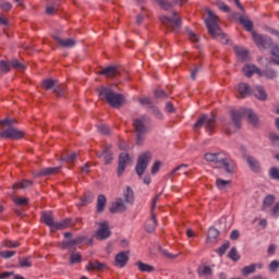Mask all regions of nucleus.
<instances>
[{
	"label": "nucleus",
	"instance_id": "nucleus-1",
	"mask_svg": "<svg viewBox=\"0 0 279 279\" xmlns=\"http://www.w3.org/2000/svg\"><path fill=\"white\" fill-rule=\"evenodd\" d=\"M206 162H214V165H221L225 167L228 173H234V161L228 158V154L226 151L220 153H206L204 155Z\"/></svg>",
	"mask_w": 279,
	"mask_h": 279
},
{
	"label": "nucleus",
	"instance_id": "nucleus-2",
	"mask_svg": "<svg viewBox=\"0 0 279 279\" xmlns=\"http://www.w3.org/2000/svg\"><path fill=\"white\" fill-rule=\"evenodd\" d=\"M13 123H16V121L12 119L0 120V125L8 128L7 130L0 132V138H11L12 141H19L25 136V132L12 128Z\"/></svg>",
	"mask_w": 279,
	"mask_h": 279
},
{
	"label": "nucleus",
	"instance_id": "nucleus-3",
	"mask_svg": "<svg viewBox=\"0 0 279 279\" xmlns=\"http://www.w3.org/2000/svg\"><path fill=\"white\" fill-rule=\"evenodd\" d=\"M99 97L106 99L107 104L112 108H121L123 105V95L114 94L110 87H101L99 89Z\"/></svg>",
	"mask_w": 279,
	"mask_h": 279
},
{
	"label": "nucleus",
	"instance_id": "nucleus-4",
	"mask_svg": "<svg viewBox=\"0 0 279 279\" xmlns=\"http://www.w3.org/2000/svg\"><path fill=\"white\" fill-rule=\"evenodd\" d=\"M243 117H247L248 123H251V125H258V117H256L252 110L242 108L238 111H232L231 113V119L236 130L241 128V119H243Z\"/></svg>",
	"mask_w": 279,
	"mask_h": 279
},
{
	"label": "nucleus",
	"instance_id": "nucleus-5",
	"mask_svg": "<svg viewBox=\"0 0 279 279\" xmlns=\"http://www.w3.org/2000/svg\"><path fill=\"white\" fill-rule=\"evenodd\" d=\"M205 23L207 25L208 33L210 36H213V38H219V36H223V33L219 27V17L215 15L211 10H207V19L205 20Z\"/></svg>",
	"mask_w": 279,
	"mask_h": 279
},
{
	"label": "nucleus",
	"instance_id": "nucleus-6",
	"mask_svg": "<svg viewBox=\"0 0 279 279\" xmlns=\"http://www.w3.org/2000/svg\"><path fill=\"white\" fill-rule=\"evenodd\" d=\"M133 128L135 132H137L136 143L137 145H143V142L145 141V137H143V134H146L147 132V118L142 117L138 119L133 120Z\"/></svg>",
	"mask_w": 279,
	"mask_h": 279
},
{
	"label": "nucleus",
	"instance_id": "nucleus-7",
	"mask_svg": "<svg viewBox=\"0 0 279 279\" xmlns=\"http://www.w3.org/2000/svg\"><path fill=\"white\" fill-rule=\"evenodd\" d=\"M173 19L169 16H161L160 21L162 25L167 27L170 32H175L182 25V20L178 16L177 12L172 13Z\"/></svg>",
	"mask_w": 279,
	"mask_h": 279
},
{
	"label": "nucleus",
	"instance_id": "nucleus-8",
	"mask_svg": "<svg viewBox=\"0 0 279 279\" xmlns=\"http://www.w3.org/2000/svg\"><path fill=\"white\" fill-rule=\"evenodd\" d=\"M217 120L215 119V116H203L201 117L197 122L194 124L195 130L202 128V125L205 126V129L207 130V132H213V130H215V128H217Z\"/></svg>",
	"mask_w": 279,
	"mask_h": 279
},
{
	"label": "nucleus",
	"instance_id": "nucleus-9",
	"mask_svg": "<svg viewBox=\"0 0 279 279\" xmlns=\"http://www.w3.org/2000/svg\"><path fill=\"white\" fill-rule=\"evenodd\" d=\"M149 160H151V153H144L138 157L135 171L140 178L143 175V173H145L147 165H149Z\"/></svg>",
	"mask_w": 279,
	"mask_h": 279
},
{
	"label": "nucleus",
	"instance_id": "nucleus-10",
	"mask_svg": "<svg viewBox=\"0 0 279 279\" xmlns=\"http://www.w3.org/2000/svg\"><path fill=\"white\" fill-rule=\"evenodd\" d=\"M110 234L111 232L108 222H100L99 229L96 232V239H98V241H104L106 239H109Z\"/></svg>",
	"mask_w": 279,
	"mask_h": 279
},
{
	"label": "nucleus",
	"instance_id": "nucleus-11",
	"mask_svg": "<svg viewBox=\"0 0 279 279\" xmlns=\"http://www.w3.org/2000/svg\"><path fill=\"white\" fill-rule=\"evenodd\" d=\"M129 260H130V253L129 252H120L116 255L114 266L123 268V267H125V265H128Z\"/></svg>",
	"mask_w": 279,
	"mask_h": 279
},
{
	"label": "nucleus",
	"instance_id": "nucleus-12",
	"mask_svg": "<svg viewBox=\"0 0 279 279\" xmlns=\"http://www.w3.org/2000/svg\"><path fill=\"white\" fill-rule=\"evenodd\" d=\"M252 38L257 47L267 48V45L271 44V38L267 39L263 35L252 31Z\"/></svg>",
	"mask_w": 279,
	"mask_h": 279
},
{
	"label": "nucleus",
	"instance_id": "nucleus-13",
	"mask_svg": "<svg viewBox=\"0 0 279 279\" xmlns=\"http://www.w3.org/2000/svg\"><path fill=\"white\" fill-rule=\"evenodd\" d=\"M86 271H106L108 269V265L99 262H88V264L85 266Z\"/></svg>",
	"mask_w": 279,
	"mask_h": 279
},
{
	"label": "nucleus",
	"instance_id": "nucleus-14",
	"mask_svg": "<svg viewBox=\"0 0 279 279\" xmlns=\"http://www.w3.org/2000/svg\"><path fill=\"white\" fill-rule=\"evenodd\" d=\"M128 162H130V155L128 153L120 154L119 157V166H118V175H123V172L125 171V167H128Z\"/></svg>",
	"mask_w": 279,
	"mask_h": 279
},
{
	"label": "nucleus",
	"instance_id": "nucleus-15",
	"mask_svg": "<svg viewBox=\"0 0 279 279\" xmlns=\"http://www.w3.org/2000/svg\"><path fill=\"white\" fill-rule=\"evenodd\" d=\"M61 167H50V168H44L39 170L36 174L37 178H43L45 175H56L60 173Z\"/></svg>",
	"mask_w": 279,
	"mask_h": 279
},
{
	"label": "nucleus",
	"instance_id": "nucleus-16",
	"mask_svg": "<svg viewBox=\"0 0 279 279\" xmlns=\"http://www.w3.org/2000/svg\"><path fill=\"white\" fill-rule=\"evenodd\" d=\"M242 71L246 77H252L253 73H256L259 77H263V71H260V69L256 68V65L246 64V65H244Z\"/></svg>",
	"mask_w": 279,
	"mask_h": 279
},
{
	"label": "nucleus",
	"instance_id": "nucleus-17",
	"mask_svg": "<svg viewBox=\"0 0 279 279\" xmlns=\"http://www.w3.org/2000/svg\"><path fill=\"white\" fill-rule=\"evenodd\" d=\"M99 75H105V77H117V75H119V69H117V66H107L102 70H100Z\"/></svg>",
	"mask_w": 279,
	"mask_h": 279
},
{
	"label": "nucleus",
	"instance_id": "nucleus-18",
	"mask_svg": "<svg viewBox=\"0 0 279 279\" xmlns=\"http://www.w3.org/2000/svg\"><path fill=\"white\" fill-rule=\"evenodd\" d=\"M73 226H75V222L70 218H66L61 222L54 223L53 232H56L57 230H66V228H73Z\"/></svg>",
	"mask_w": 279,
	"mask_h": 279
},
{
	"label": "nucleus",
	"instance_id": "nucleus-19",
	"mask_svg": "<svg viewBox=\"0 0 279 279\" xmlns=\"http://www.w3.org/2000/svg\"><path fill=\"white\" fill-rule=\"evenodd\" d=\"M41 219L44 223L51 229V232H53V229L56 228V221L53 220V215L50 213H43Z\"/></svg>",
	"mask_w": 279,
	"mask_h": 279
},
{
	"label": "nucleus",
	"instance_id": "nucleus-20",
	"mask_svg": "<svg viewBox=\"0 0 279 279\" xmlns=\"http://www.w3.org/2000/svg\"><path fill=\"white\" fill-rule=\"evenodd\" d=\"M256 269H263V263L251 264L242 268V276H250V274H255Z\"/></svg>",
	"mask_w": 279,
	"mask_h": 279
},
{
	"label": "nucleus",
	"instance_id": "nucleus-21",
	"mask_svg": "<svg viewBox=\"0 0 279 279\" xmlns=\"http://www.w3.org/2000/svg\"><path fill=\"white\" fill-rule=\"evenodd\" d=\"M53 39L58 41L60 47H64L65 49H69L71 47H75V45L77 44V41H75V39H71V38L62 39L58 36H54Z\"/></svg>",
	"mask_w": 279,
	"mask_h": 279
},
{
	"label": "nucleus",
	"instance_id": "nucleus-22",
	"mask_svg": "<svg viewBox=\"0 0 279 279\" xmlns=\"http://www.w3.org/2000/svg\"><path fill=\"white\" fill-rule=\"evenodd\" d=\"M233 49H234V53H235V56H238L239 60H242V62H245V60H247L250 52L245 48L234 46Z\"/></svg>",
	"mask_w": 279,
	"mask_h": 279
},
{
	"label": "nucleus",
	"instance_id": "nucleus-23",
	"mask_svg": "<svg viewBox=\"0 0 279 279\" xmlns=\"http://www.w3.org/2000/svg\"><path fill=\"white\" fill-rule=\"evenodd\" d=\"M33 185H34V181L24 179L13 184V191H19L21 189H29V186H33Z\"/></svg>",
	"mask_w": 279,
	"mask_h": 279
},
{
	"label": "nucleus",
	"instance_id": "nucleus-24",
	"mask_svg": "<svg viewBox=\"0 0 279 279\" xmlns=\"http://www.w3.org/2000/svg\"><path fill=\"white\" fill-rule=\"evenodd\" d=\"M110 213H125V204H123V201H117L116 203H112L110 207Z\"/></svg>",
	"mask_w": 279,
	"mask_h": 279
},
{
	"label": "nucleus",
	"instance_id": "nucleus-25",
	"mask_svg": "<svg viewBox=\"0 0 279 279\" xmlns=\"http://www.w3.org/2000/svg\"><path fill=\"white\" fill-rule=\"evenodd\" d=\"M253 93L255 97L260 101H265V99H267V93L265 92V88H263L262 86L255 87Z\"/></svg>",
	"mask_w": 279,
	"mask_h": 279
},
{
	"label": "nucleus",
	"instance_id": "nucleus-26",
	"mask_svg": "<svg viewBox=\"0 0 279 279\" xmlns=\"http://www.w3.org/2000/svg\"><path fill=\"white\" fill-rule=\"evenodd\" d=\"M158 197H160V196L156 195L151 202V219H150V221L153 222L154 228H156V226H158V220L156 219V214H154V210H156V204H158Z\"/></svg>",
	"mask_w": 279,
	"mask_h": 279
},
{
	"label": "nucleus",
	"instance_id": "nucleus-27",
	"mask_svg": "<svg viewBox=\"0 0 279 279\" xmlns=\"http://www.w3.org/2000/svg\"><path fill=\"white\" fill-rule=\"evenodd\" d=\"M246 160L252 171H254L255 173H258L260 171V163L256 159H254V157H247Z\"/></svg>",
	"mask_w": 279,
	"mask_h": 279
},
{
	"label": "nucleus",
	"instance_id": "nucleus-28",
	"mask_svg": "<svg viewBox=\"0 0 279 279\" xmlns=\"http://www.w3.org/2000/svg\"><path fill=\"white\" fill-rule=\"evenodd\" d=\"M238 93L240 95V97H247V95H250V85L245 84V83H240L238 85Z\"/></svg>",
	"mask_w": 279,
	"mask_h": 279
},
{
	"label": "nucleus",
	"instance_id": "nucleus-29",
	"mask_svg": "<svg viewBox=\"0 0 279 279\" xmlns=\"http://www.w3.org/2000/svg\"><path fill=\"white\" fill-rule=\"evenodd\" d=\"M41 86L43 88H45V90H51V88H54V86H58V81L53 78H46L43 81Z\"/></svg>",
	"mask_w": 279,
	"mask_h": 279
},
{
	"label": "nucleus",
	"instance_id": "nucleus-30",
	"mask_svg": "<svg viewBox=\"0 0 279 279\" xmlns=\"http://www.w3.org/2000/svg\"><path fill=\"white\" fill-rule=\"evenodd\" d=\"M136 267L140 269V271H143L146 274H151V271H154V266L149 264H145L143 262H137Z\"/></svg>",
	"mask_w": 279,
	"mask_h": 279
},
{
	"label": "nucleus",
	"instance_id": "nucleus-31",
	"mask_svg": "<svg viewBox=\"0 0 279 279\" xmlns=\"http://www.w3.org/2000/svg\"><path fill=\"white\" fill-rule=\"evenodd\" d=\"M106 203H107L106 196L100 194L97 198V206H96L97 213H101L104 208H106Z\"/></svg>",
	"mask_w": 279,
	"mask_h": 279
},
{
	"label": "nucleus",
	"instance_id": "nucleus-32",
	"mask_svg": "<svg viewBox=\"0 0 279 279\" xmlns=\"http://www.w3.org/2000/svg\"><path fill=\"white\" fill-rule=\"evenodd\" d=\"M274 202H276V196L271 194L267 195L263 201V210L270 208V206L274 205Z\"/></svg>",
	"mask_w": 279,
	"mask_h": 279
},
{
	"label": "nucleus",
	"instance_id": "nucleus-33",
	"mask_svg": "<svg viewBox=\"0 0 279 279\" xmlns=\"http://www.w3.org/2000/svg\"><path fill=\"white\" fill-rule=\"evenodd\" d=\"M271 53V62L279 66V46H274L270 50Z\"/></svg>",
	"mask_w": 279,
	"mask_h": 279
},
{
	"label": "nucleus",
	"instance_id": "nucleus-34",
	"mask_svg": "<svg viewBox=\"0 0 279 279\" xmlns=\"http://www.w3.org/2000/svg\"><path fill=\"white\" fill-rule=\"evenodd\" d=\"M240 23L243 25V27L246 29V32H252L254 29V23L252 21L245 19V17H240Z\"/></svg>",
	"mask_w": 279,
	"mask_h": 279
},
{
	"label": "nucleus",
	"instance_id": "nucleus-35",
	"mask_svg": "<svg viewBox=\"0 0 279 279\" xmlns=\"http://www.w3.org/2000/svg\"><path fill=\"white\" fill-rule=\"evenodd\" d=\"M219 238V230H217L216 228H209L208 230V235L207 239L208 241L213 242V241H217V239Z\"/></svg>",
	"mask_w": 279,
	"mask_h": 279
},
{
	"label": "nucleus",
	"instance_id": "nucleus-36",
	"mask_svg": "<svg viewBox=\"0 0 279 279\" xmlns=\"http://www.w3.org/2000/svg\"><path fill=\"white\" fill-rule=\"evenodd\" d=\"M156 3H158L161 10H171L173 8V3L169 2V0H156Z\"/></svg>",
	"mask_w": 279,
	"mask_h": 279
},
{
	"label": "nucleus",
	"instance_id": "nucleus-37",
	"mask_svg": "<svg viewBox=\"0 0 279 279\" xmlns=\"http://www.w3.org/2000/svg\"><path fill=\"white\" fill-rule=\"evenodd\" d=\"M228 257L233 260L234 263H236V260L241 259V255H239V251H236L235 247H232L228 254Z\"/></svg>",
	"mask_w": 279,
	"mask_h": 279
},
{
	"label": "nucleus",
	"instance_id": "nucleus-38",
	"mask_svg": "<svg viewBox=\"0 0 279 279\" xmlns=\"http://www.w3.org/2000/svg\"><path fill=\"white\" fill-rule=\"evenodd\" d=\"M277 75L276 71L271 69L262 72V77H267V80H276Z\"/></svg>",
	"mask_w": 279,
	"mask_h": 279
},
{
	"label": "nucleus",
	"instance_id": "nucleus-39",
	"mask_svg": "<svg viewBox=\"0 0 279 279\" xmlns=\"http://www.w3.org/2000/svg\"><path fill=\"white\" fill-rule=\"evenodd\" d=\"M70 263L72 265H75L77 263H82V254H80V253H72L70 255Z\"/></svg>",
	"mask_w": 279,
	"mask_h": 279
},
{
	"label": "nucleus",
	"instance_id": "nucleus-40",
	"mask_svg": "<svg viewBox=\"0 0 279 279\" xmlns=\"http://www.w3.org/2000/svg\"><path fill=\"white\" fill-rule=\"evenodd\" d=\"M19 263L20 267H32V257H21Z\"/></svg>",
	"mask_w": 279,
	"mask_h": 279
},
{
	"label": "nucleus",
	"instance_id": "nucleus-41",
	"mask_svg": "<svg viewBox=\"0 0 279 279\" xmlns=\"http://www.w3.org/2000/svg\"><path fill=\"white\" fill-rule=\"evenodd\" d=\"M2 245L4 247H20L21 243H19L17 241L5 240L2 242Z\"/></svg>",
	"mask_w": 279,
	"mask_h": 279
},
{
	"label": "nucleus",
	"instance_id": "nucleus-42",
	"mask_svg": "<svg viewBox=\"0 0 279 279\" xmlns=\"http://www.w3.org/2000/svg\"><path fill=\"white\" fill-rule=\"evenodd\" d=\"M16 206H27L29 204V198L27 197H16L14 199Z\"/></svg>",
	"mask_w": 279,
	"mask_h": 279
},
{
	"label": "nucleus",
	"instance_id": "nucleus-43",
	"mask_svg": "<svg viewBox=\"0 0 279 279\" xmlns=\"http://www.w3.org/2000/svg\"><path fill=\"white\" fill-rule=\"evenodd\" d=\"M75 158H77V154H75V153H73L64 158L65 162H68V165H70V168H72L73 165H75Z\"/></svg>",
	"mask_w": 279,
	"mask_h": 279
},
{
	"label": "nucleus",
	"instance_id": "nucleus-44",
	"mask_svg": "<svg viewBox=\"0 0 279 279\" xmlns=\"http://www.w3.org/2000/svg\"><path fill=\"white\" fill-rule=\"evenodd\" d=\"M93 202V194H85L83 198H81V206H87Z\"/></svg>",
	"mask_w": 279,
	"mask_h": 279
},
{
	"label": "nucleus",
	"instance_id": "nucleus-45",
	"mask_svg": "<svg viewBox=\"0 0 279 279\" xmlns=\"http://www.w3.org/2000/svg\"><path fill=\"white\" fill-rule=\"evenodd\" d=\"M269 175L271 180H278L279 181V169L276 167L270 168Z\"/></svg>",
	"mask_w": 279,
	"mask_h": 279
},
{
	"label": "nucleus",
	"instance_id": "nucleus-46",
	"mask_svg": "<svg viewBox=\"0 0 279 279\" xmlns=\"http://www.w3.org/2000/svg\"><path fill=\"white\" fill-rule=\"evenodd\" d=\"M230 248V243H225L222 244L218 250H217V254H219V256H223V254H226V252H228V250Z\"/></svg>",
	"mask_w": 279,
	"mask_h": 279
},
{
	"label": "nucleus",
	"instance_id": "nucleus-47",
	"mask_svg": "<svg viewBox=\"0 0 279 279\" xmlns=\"http://www.w3.org/2000/svg\"><path fill=\"white\" fill-rule=\"evenodd\" d=\"M230 183H231V181H226L223 179L216 180V184H217L218 189H220V190L226 189V186H228V184H230Z\"/></svg>",
	"mask_w": 279,
	"mask_h": 279
},
{
	"label": "nucleus",
	"instance_id": "nucleus-48",
	"mask_svg": "<svg viewBox=\"0 0 279 279\" xmlns=\"http://www.w3.org/2000/svg\"><path fill=\"white\" fill-rule=\"evenodd\" d=\"M105 165H110L112 162V154L108 151V149H105L102 153Z\"/></svg>",
	"mask_w": 279,
	"mask_h": 279
},
{
	"label": "nucleus",
	"instance_id": "nucleus-49",
	"mask_svg": "<svg viewBox=\"0 0 279 279\" xmlns=\"http://www.w3.org/2000/svg\"><path fill=\"white\" fill-rule=\"evenodd\" d=\"M125 202H134V192L131 190V187H126V193L124 194Z\"/></svg>",
	"mask_w": 279,
	"mask_h": 279
},
{
	"label": "nucleus",
	"instance_id": "nucleus-50",
	"mask_svg": "<svg viewBox=\"0 0 279 279\" xmlns=\"http://www.w3.org/2000/svg\"><path fill=\"white\" fill-rule=\"evenodd\" d=\"M16 255V251H2L0 252V256L2 258H12V256Z\"/></svg>",
	"mask_w": 279,
	"mask_h": 279
},
{
	"label": "nucleus",
	"instance_id": "nucleus-51",
	"mask_svg": "<svg viewBox=\"0 0 279 279\" xmlns=\"http://www.w3.org/2000/svg\"><path fill=\"white\" fill-rule=\"evenodd\" d=\"M0 71H2V73H10V63L8 61H1Z\"/></svg>",
	"mask_w": 279,
	"mask_h": 279
},
{
	"label": "nucleus",
	"instance_id": "nucleus-52",
	"mask_svg": "<svg viewBox=\"0 0 279 279\" xmlns=\"http://www.w3.org/2000/svg\"><path fill=\"white\" fill-rule=\"evenodd\" d=\"M53 93L54 95H58V97H60V95L64 94V87L62 85H59L57 82V85L53 87Z\"/></svg>",
	"mask_w": 279,
	"mask_h": 279
},
{
	"label": "nucleus",
	"instance_id": "nucleus-53",
	"mask_svg": "<svg viewBox=\"0 0 279 279\" xmlns=\"http://www.w3.org/2000/svg\"><path fill=\"white\" fill-rule=\"evenodd\" d=\"M270 215L271 217H275V219L279 217V202L276 203L275 206L270 209Z\"/></svg>",
	"mask_w": 279,
	"mask_h": 279
},
{
	"label": "nucleus",
	"instance_id": "nucleus-54",
	"mask_svg": "<svg viewBox=\"0 0 279 279\" xmlns=\"http://www.w3.org/2000/svg\"><path fill=\"white\" fill-rule=\"evenodd\" d=\"M279 268V262L278 260H272L269 264V271H271L272 274H276L278 271Z\"/></svg>",
	"mask_w": 279,
	"mask_h": 279
},
{
	"label": "nucleus",
	"instance_id": "nucleus-55",
	"mask_svg": "<svg viewBox=\"0 0 279 279\" xmlns=\"http://www.w3.org/2000/svg\"><path fill=\"white\" fill-rule=\"evenodd\" d=\"M213 275V269L210 268V266H204L201 269V276H211Z\"/></svg>",
	"mask_w": 279,
	"mask_h": 279
},
{
	"label": "nucleus",
	"instance_id": "nucleus-56",
	"mask_svg": "<svg viewBox=\"0 0 279 279\" xmlns=\"http://www.w3.org/2000/svg\"><path fill=\"white\" fill-rule=\"evenodd\" d=\"M217 7L221 10V12H230V7H228L226 2L219 1L217 2Z\"/></svg>",
	"mask_w": 279,
	"mask_h": 279
},
{
	"label": "nucleus",
	"instance_id": "nucleus-57",
	"mask_svg": "<svg viewBox=\"0 0 279 279\" xmlns=\"http://www.w3.org/2000/svg\"><path fill=\"white\" fill-rule=\"evenodd\" d=\"M77 243H82V238H76L74 240H71L70 242H65L63 244V247H69V245H77Z\"/></svg>",
	"mask_w": 279,
	"mask_h": 279
},
{
	"label": "nucleus",
	"instance_id": "nucleus-58",
	"mask_svg": "<svg viewBox=\"0 0 279 279\" xmlns=\"http://www.w3.org/2000/svg\"><path fill=\"white\" fill-rule=\"evenodd\" d=\"M100 134H110V128L106 124L98 126Z\"/></svg>",
	"mask_w": 279,
	"mask_h": 279
},
{
	"label": "nucleus",
	"instance_id": "nucleus-59",
	"mask_svg": "<svg viewBox=\"0 0 279 279\" xmlns=\"http://www.w3.org/2000/svg\"><path fill=\"white\" fill-rule=\"evenodd\" d=\"M155 97L156 99H165V97H167V93L157 89L155 90Z\"/></svg>",
	"mask_w": 279,
	"mask_h": 279
},
{
	"label": "nucleus",
	"instance_id": "nucleus-60",
	"mask_svg": "<svg viewBox=\"0 0 279 279\" xmlns=\"http://www.w3.org/2000/svg\"><path fill=\"white\" fill-rule=\"evenodd\" d=\"M186 165H181V166H179V167H177L173 171H172V173H178V171H182L181 173H183V174H186Z\"/></svg>",
	"mask_w": 279,
	"mask_h": 279
},
{
	"label": "nucleus",
	"instance_id": "nucleus-61",
	"mask_svg": "<svg viewBox=\"0 0 279 279\" xmlns=\"http://www.w3.org/2000/svg\"><path fill=\"white\" fill-rule=\"evenodd\" d=\"M160 171V161H156L151 168V173H158Z\"/></svg>",
	"mask_w": 279,
	"mask_h": 279
},
{
	"label": "nucleus",
	"instance_id": "nucleus-62",
	"mask_svg": "<svg viewBox=\"0 0 279 279\" xmlns=\"http://www.w3.org/2000/svg\"><path fill=\"white\" fill-rule=\"evenodd\" d=\"M2 10L4 12H10L12 10V4L10 2H4L2 5H1Z\"/></svg>",
	"mask_w": 279,
	"mask_h": 279
},
{
	"label": "nucleus",
	"instance_id": "nucleus-63",
	"mask_svg": "<svg viewBox=\"0 0 279 279\" xmlns=\"http://www.w3.org/2000/svg\"><path fill=\"white\" fill-rule=\"evenodd\" d=\"M46 12L47 14L53 15L58 12V9L56 7H47Z\"/></svg>",
	"mask_w": 279,
	"mask_h": 279
},
{
	"label": "nucleus",
	"instance_id": "nucleus-64",
	"mask_svg": "<svg viewBox=\"0 0 279 279\" xmlns=\"http://www.w3.org/2000/svg\"><path fill=\"white\" fill-rule=\"evenodd\" d=\"M189 38L192 43H197V40H198L197 35H195V33H193V32H189Z\"/></svg>",
	"mask_w": 279,
	"mask_h": 279
}]
</instances>
